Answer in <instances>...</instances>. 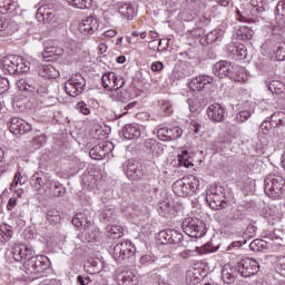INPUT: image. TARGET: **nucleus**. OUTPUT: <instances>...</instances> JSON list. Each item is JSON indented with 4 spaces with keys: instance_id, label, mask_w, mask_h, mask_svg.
Wrapping results in <instances>:
<instances>
[{
    "instance_id": "54",
    "label": "nucleus",
    "mask_w": 285,
    "mask_h": 285,
    "mask_svg": "<svg viewBox=\"0 0 285 285\" xmlns=\"http://www.w3.org/2000/svg\"><path fill=\"white\" fill-rule=\"evenodd\" d=\"M274 122H273V120L271 119V120H264L263 122H262V125H261V130H262V132L264 134V135H268V132L271 131V128H273V126H275V125H273Z\"/></svg>"
},
{
    "instance_id": "43",
    "label": "nucleus",
    "mask_w": 285,
    "mask_h": 285,
    "mask_svg": "<svg viewBox=\"0 0 285 285\" xmlns=\"http://www.w3.org/2000/svg\"><path fill=\"white\" fill-rule=\"evenodd\" d=\"M0 8H2L3 12H12L17 8V1L0 0Z\"/></svg>"
},
{
    "instance_id": "7",
    "label": "nucleus",
    "mask_w": 285,
    "mask_h": 285,
    "mask_svg": "<svg viewBox=\"0 0 285 285\" xmlns=\"http://www.w3.org/2000/svg\"><path fill=\"white\" fill-rule=\"evenodd\" d=\"M101 83L105 90H110L112 92L114 90H119L120 88H124V86L126 85V79H124V77L121 76L115 75V72L112 71H109L102 75Z\"/></svg>"
},
{
    "instance_id": "15",
    "label": "nucleus",
    "mask_w": 285,
    "mask_h": 285,
    "mask_svg": "<svg viewBox=\"0 0 285 285\" xmlns=\"http://www.w3.org/2000/svg\"><path fill=\"white\" fill-rule=\"evenodd\" d=\"M208 119L213 124H222L226 119V108L219 104H213L206 109Z\"/></svg>"
},
{
    "instance_id": "28",
    "label": "nucleus",
    "mask_w": 285,
    "mask_h": 285,
    "mask_svg": "<svg viewBox=\"0 0 285 285\" xmlns=\"http://www.w3.org/2000/svg\"><path fill=\"white\" fill-rule=\"evenodd\" d=\"M243 219H246V213L238 208H232L227 215V224H239Z\"/></svg>"
},
{
    "instance_id": "6",
    "label": "nucleus",
    "mask_w": 285,
    "mask_h": 285,
    "mask_svg": "<svg viewBox=\"0 0 285 285\" xmlns=\"http://www.w3.org/2000/svg\"><path fill=\"white\" fill-rule=\"evenodd\" d=\"M181 228L183 233L188 237L200 238L206 235V224L199 218H185Z\"/></svg>"
},
{
    "instance_id": "44",
    "label": "nucleus",
    "mask_w": 285,
    "mask_h": 285,
    "mask_svg": "<svg viewBox=\"0 0 285 285\" xmlns=\"http://www.w3.org/2000/svg\"><path fill=\"white\" fill-rule=\"evenodd\" d=\"M250 110H242L235 115L234 121H236V124H244L250 119Z\"/></svg>"
},
{
    "instance_id": "45",
    "label": "nucleus",
    "mask_w": 285,
    "mask_h": 285,
    "mask_svg": "<svg viewBox=\"0 0 285 285\" xmlns=\"http://www.w3.org/2000/svg\"><path fill=\"white\" fill-rule=\"evenodd\" d=\"M13 232L8 225H4L0 228V239L3 242H10L12 239Z\"/></svg>"
},
{
    "instance_id": "56",
    "label": "nucleus",
    "mask_w": 285,
    "mask_h": 285,
    "mask_svg": "<svg viewBox=\"0 0 285 285\" xmlns=\"http://www.w3.org/2000/svg\"><path fill=\"white\" fill-rule=\"evenodd\" d=\"M222 275H223V282H225V284H233V282H235V276L228 273L227 269H223Z\"/></svg>"
},
{
    "instance_id": "48",
    "label": "nucleus",
    "mask_w": 285,
    "mask_h": 285,
    "mask_svg": "<svg viewBox=\"0 0 285 285\" xmlns=\"http://www.w3.org/2000/svg\"><path fill=\"white\" fill-rule=\"evenodd\" d=\"M26 181H28V179H26V177H23L21 175V171H17L14 177H13V181L11 183V187L10 189L12 190V188H17V186H23V184H26Z\"/></svg>"
},
{
    "instance_id": "4",
    "label": "nucleus",
    "mask_w": 285,
    "mask_h": 285,
    "mask_svg": "<svg viewBox=\"0 0 285 285\" xmlns=\"http://www.w3.org/2000/svg\"><path fill=\"white\" fill-rule=\"evenodd\" d=\"M205 202L213 210H224L228 206V190L223 186H216L206 195Z\"/></svg>"
},
{
    "instance_id": "27",
    "label": "nucleus",
    "mask_w": 285,
    "mask_h": 285,
    "mask_svg": "<svg viewBox=\"0 0 285 285\" xmlns=\"http://www.w3.org/2000/svg\"><path fill=\"white\" fill-rule=\"evenodd\" d=\"M229 79L238 82L248 81V73H246V68L239 65H234Z\"/></svg>"
},
{
    "instance_id": "58",
    "label": "nucleus",
    "mask_w": 285,
    "mask_h": 285,
    "mask_svg": "<svg viewBox=\"0 0 285 285\" xmlns=\"http://www.w3.org/2000/svg\"><path fill=\"white\" fill-rule=\"evenodd\" d=\"M206 39L207 43H215V41H219V32H217V30H214L206 36Z\"/></svg>"
},
{
    "instance_id": "3",
    "label": "nucleus",
    "mask_w": 285,
    "mask_h": 285,
    "mask_svg": "<svg viewBox=\"0 0 285 285\" xmlns=\"http://www.w3.org/2000/svg\"><path fill=\"white\" fill-rule=\"evenodd\" d=\"M24 273L41 277L50 268V258L46 255L32 256L24 263Z\"/></svg>"
},
{
    "instance_id": "5",
    "label": "nucleus",
    "mask_w": 285,
    "mask_h": 285,
    "mask_svg": "<svg viewBox=\"0 0 285 285\" xmlns=\"http://www.w3.org/2000/svg\"><path fill=\"white\" fill-rule=\"evenodd\" d=\"M18 86L20 90H27V92H32V95H38V97H46L49 92L48 83L43 82V79L39 77L19 80Z\"/></svg>"
},
{
    "instance_id": "23",
    "label": "nucleus",
    "mask_w": 285,
    "mask_h": 285,
    "mask_svg": "<svg viewBox=\"0 0 285 285\" xmlns=\"http://www.w3.org/2000/svg\"><path fill=\"white\" fill-rule=\"evenodd\" d=\"M31 181L35 184V188H37V190H41V188H43L45 186L48 187L52 179L50 178V176H48V174L43 171H36L31 176Z\"/></svg>"
},
{
    "instance_id": "39",
    "label": "nucleus",
    "mask_w": 285,
    "mask_h": 285,
    "mask_svg": "<svg viewBox=\"0 0 285 285\" xmlns=\"http://www.w3.org/2000/svg\"><path fill=\"white\" fill-rule=\"evenodd\" d=\"M69 4L80 10H88L92 8V0H70Z\"/></svg>"
},
{
    "instance_id": "31",
    "label": "nucleus",
    "mask_w": 285,
    "mask_h": 285,
    "mask_svg": "<svg viewBox=\"0 0 285 285\" xmlns=\"http://www.w3.org/2000/svg\"><path fill=\"white\" fill-rule=\"evenodd\" d=\"M110 99H114V101H120V104H126L130 100V95L128 91L114 89L109 94Z\"/></svg>"
},
{
    "instance_id": "11",
    "label": "nucleus",
    "mask_w": 285,
    "mask_h": 285,
    "mask_svg": "<svg viewBox=\"0 0 285 285\" xmlns=\"http://www.w3.org/2000/svg\"><path fill=\"white\" fill-rule=\"evenodd\" d=\"M112 257L115 262L121 264V262H125V259L135 257V252H132V248H130V243L121 242L114 247Z\"/></svg>"
},
{
    "instance_id": "21",
    "label": "nucleus",
    "mask_w": 285,
    "mask_h": 285,
    "mask_svg": "<svg viewBox=\"0 0 285 285\" xmlns=\"http://www.w3.org/2000/svg\"><path fill=\"white\" fill-rule=\"evenodd\" d=\"M144 134V126L137 124H129L122 128L125 139H139Z\"/></svg>"
},
{
    "instance_id": "18",
    "label": "nucleus",
    "mask_w": 285,
    "mask_h": 285,
    "mask_svg": "<svg viewBox=\"0 0 285 285\" xmlns=\"http://www.w3.org/2000/svg\"><path fill=\"white\" fill-rule=\"evenodd\" d=\"M98 30L99 19L92 16L82 19L79 24V32L82 35H94V32H97Z\"/></svg>"
},
{
    "instance_id": "38",
    "label": "nucleus",
    "mask_w": 285,
    "mask_h": 285,
    "mask_svg": "<svg viewBox=\"0 0 285 285\" xmlns=\"http://www.w3.org/2000/svg\"><path fill=\"white\" fill-rule=\"evenodd\" d=\"M12 35V30L10 29V19L0 18V37H8Z\"/></svg>"
},
{
    "instance_id": "29",
    "label": "nucleus",
    "mask_w": 285,
    "mask_h": 285,
    "mask_svg": "<svg viewBox=\"0 0 285 285\" xmlns=\"http://www.w3.org/2000/svg\"><path fill=\"white\" fill-rule=\"evenodd\" d=\"M157 212L161 217H170L173 215V206H170V199L165 198L157 205Z\"/></svg>"
},
{
    "instance_id": "53",
    "label": "nucleus",
    "mask_w": 285,
    "mask_h": 285,
    "mask_svg": "<svg viewBox=\"0 0 285 285\" xmlns=\"http://www.w3.org/2000/svg\"><path fill=\"white\" fill-rule=\"evenodd\" d=\"M248 57V51L246 46L238 45V53H237V61H242Z\"/></svg>"
},
{
    "instance_id": "36",
    "label": "nucleus",
    "mask_w": 285,
    "mask_h": 285,
    "mask_svg": "<svg viewBox=\"0 0 285 285\" xmlns=\"http://www.w3.org/2000/svg\"><path fill=\"white\" fill-rule=\"evenodd\" d=\"M188 87L190 90L195 91H202L205 90L206 86L204 85V79L202 78V75L196 76L188 82Z\"/></svg>"
},
{
    "instance_id": "35",
    "label": "nucleus",
    "mask_w": 285,
    "mask_h": 285,
    "mask_svg": "<svg viewBox=\"0 0 285 285\" xmlns=\"http://www.w3.org/2000/svg\"><path fill=\"white\" fill-rule=\"evenodd\" d=\"M106 230L108 233V237L111 239H120V237H124V228L119 225L109 224Z\"/></svg>"
},
{
    "instance_id": "60",
    "label": "nucleus",
    "mask_w": 285,
    "mask_h": 285,
    "mask_svg": "<svg viewBox=\"0 0 285 285\" xmlns=\"http://www.w3.org/2000/svg\"><path fill=\"white\" fill-rule=\"evenodd\" d=\"M150 69L153 72H161L164 70V62L155 61L151 63Z\"/></svg>"
},
{
    "instance_id": "12",
    "label": "nucleus",
    "mask_w": 285,
    "mask_h": 285,
    "mask_svg": "<svg viewBox=\"0 0 285 285\" xmlns=\"http://www.w3.org/2000/svg\"><path fill=\"white\" fill-rule=\"evenodd\" d=\"M124 170L131 181H139L141 177H144V169L141 168V164L135 159L127 160L124 164Z\"/></svg>"
},
{
    "instance_id": "64",
    "label": "nucleus",
    "mask_w": 285,
    "mask_h": 285,
    "mask_svg": "<svg viewBox=\"0 0 285 285\" xmlns=\"http://www.w3.org/2000/svg\"><path fill=\"white\" fill-rule=\"evenodd\" d=\"M200 77L203 78V83L206 86H210V83H213L215 81V78H213V76H208V75H200Z\"/></svg>"
},
{
    "instance_id": "1",
    "label": "nucleus",
    "mask_w": 285,
    "mask_h": 285,
    "mask_svg": "<svg viewBox=\"0 0 285 285\" xmlns=\"http://www.w3.org/2000/svg\"><path fill=\"white\" fill-rule=\"evenodd\" d=\"M1 68L9 75H23L30 72V63L20 56H7L1 60Z\"/></svg>"
},
{
    "instance_id": "8",
    "label": "nucleus",
    "mask_w": 285,
    "mask_h": 285,
    "mask_svg": "<svg viewBox=\"0 0 285 285\" xmlns=\"http://www.w3.org/2000/svg\"><path fill=\"white\" fill-rule=\"evenodd\" d=\"M65 90L69 97H79L86 90V78L75 76L65 83Z\"/></svg>"
},
{
    "instance_id": "33",
    "label": "nucleus",
    "mask_w": 285,
    "mask_h": 285,
    "mask_svg": "<svg viewBox=\"0 0 285 285\" xmlns=\"http://www.w3.org/2000/svg\"><path fill=\"white\" fill-rule=\"evenodd\" d=\"M178 159V166H184L185 168H193V157H190V154L188 150H183L177 156Z\"/></svg>"
},
{
    "instance_id": "57",
    "label": "nucleus",
    "mask_w": 285,
    "mask_h": 285,
    "mask_svg": "<svg viewBox=\"0 0 285 285\" xmlns=\"http://www.w3.org/2000/svg\"><path fill=\"white\" fill-rule=\"evenodd\" d=\"M77 110L81 112V115H90V108H88V105L86 102L80 101L76 105Z\"/></svg>"
},
{
    "instance_id": "24",
    "label": "nucleus",
    "mask_w": 285,
    "mask_h": 285,
    "mask_svg": "<svg viewBox=\"0 0 285 285\" xmlns=\"http://www.w3.org/2000/svg\"><path fill=\"white\" fill-rule=\"evenodd\" d=\"M145 150L147 153H150L155 157H159V155L164 154V145H161L159 141L148 138L144 142Z\"/></svg>"
},
{
    "instance_id": "34",
    "label": "nucleus",
    "mask_w": 285,
    "mask_h": 285,
    "mask_svg": "<svg viewBox=\"0 0 285 285\" xmlns=\"http://www.w3.org/2000/svg\"><path fill=\"white\" fill-rule=\"evenodd\" d=\"M119 14L124 17L125 19L131 20L134 17L137 16L135 12V8L130 3H125L118 8Z\"/></svg>"
},
{
    "instance_id": "10",
    "label": "nucleus",
    "mask_w": 285,
    "mask_h": 285,
    "mask_svg": "<svg viewBox=\"0 0 285 285\" xmlns=\"http://www.w3.org/2000/svg\"><path fill=\"white\" fill-rule=\"evenodd\" d=\"M72 224L76 226V228H83V230H88V235L90 239H97L99 237V233L92 232L95 226H92V220L88 217L86 214H77L72 218Z\"/></svg>"
},
{
    "instance_id": "61",
    "label": "nucleus",
    "mask_w": 285,
    "mask_h": 285,
    "mask_svg": "<svg viewBox=\"0 0 285 285\" xmlns=\"http://www.w3.org/2000/svg\"><path fill=\"white\" fill-rule=\"evenodd\" d=\"M189 128L191 132H195V135H199V130H202V125L196 120H191L189 124Z\"/></svg>"
},
{
    "instance_id": "63",
    "label": "nucleus",
    "mask_w": 285,
    "mask_h": 285,
    "mask_svg": "<svg viewBox=\"0 0 285 285\" xmlns=\"http://www.w3.org/2000/svg\"><path fill=\"white\" fill-rule=\"evenodd\" d=\"M191 193H195V190H197L199 188V178L197 177H193L191 181L189 183Z\"/></svg>"
},
{
    "instance_id": "16",
    "label": "nucleus",
    "mask_w": 285,
    "mask_h": 285,
    "mask_svg": "<svg viewBox=\"0 0 285 285\" xmlns=\"http://www.w3.org/2000/svg\"><path fill=\"white\" fill-rule=\"evenodd\" d=\"M181 135H184V130L179 127H163L157 131V137L160 141H175L176 139H179Z\"/></svg>"
},
{
    "instance_id": "19",
    "label": "nucleus",
    "mask_w": 285,
    "mask_h": 285,
    "mask_svg": "<svg viewBox=\"0 0 285 285\" xmlns=\"http://www.w3.org/2000/svg\"><path fill=\"white\" fill-rule=\"evenodd\" d=\"M173 190L175 195H178V197H188V195L193 193V189H190V183L188 181V178H181L176 180L173 184Z\"/></svg>"
},
{
    "instance_id": "9",
    "label": "nucleus",
    "mask_w": 285,
    "mask_h": 285,
    "mask_svg": "<svg viewBox=\"0 0 285 285\" xmlns=\"http://www.w3.org/2000/svg\"><path fill=\"white\" fill-rule=\"evenodd\" d=\"M237 268L242 277H253L259 273V263L255 258H244L238 262Z\"/></svg>"
},
{
    "instance_id": "22",
    "label": "nucleus",
    "mask_w": 285,
    "mask_h": 285,
    "mask_svg": "<svg viewBox=\"0 0 285 285\" xmlns=\"http://www.w3.org/2000/svg\"><path fill=\"white\" fill-rule=\"evenodd\" d=\"M193 75V68L183 62L176 66L171 72V79H177L178 81L181 79H186V77H190Z\"/></svg>"
},
{
    "instance_id": "42",
    "label": "nucleus",
    "mask_w": 285,
    "mask_h": 285,
    "mask_svg": "<svg viewBox=\"0 0 285 285\" xmlns=\"http://www.w3.org/2000/svg\"><path fill=\"white\" fill-rule=\"evenodd\" d=\"M57 46L52 45V42H45V49L42 51L43 59H50L55 57V50Z\"/></svg>"
},
{
    "instance_id": "51",
    "label": "nucleus",
    "mask_w": 285,
    "mask_h": 285,
    "mask_svg": "<svg viewBox=\"0 0 285 285\" xmlns=\"http://www.w3.org/2000/svg\"><path fill=\"white\" fill-rule=\"evenodd\" d=\"M158 104H159L160 110H163L165 115H173V105H170V101L160 100Z\"/></svg>"
},
{
    "instance_id": "46",
    "label": "nucleus",
    "mask_w": 285,
    "mask_h": 285,
    "mask_svg": "<svg viewBox=\"0 0 285 285\" xmlns=\"http://www.w3.org/2000/svg\"><path fill=\"white\" fill-rule=\"evenodd\" d=\"M275 57L277 61H285V45L282 41L276 43Z\"/></svg>"
},
{
    "instance_id": "49",
    "label": "nucleus",
    "mask_w": 285,
    "mask_h": 285,
    "mask_svg": "<svg viewBox=\"0 0 285 285\" xmlns=\"http://www.w3.org/2000/svg\"><path fill=\"white\" fill-rule=\"evenodd\" d=\"M173 229H166L158 234V239L160 244H170V235Z\"/></svg>"
},
{
    "instance_id": "20",
    "label": "nucleus",
    "mask_w": 285,
    "mask_h": 285,
    "mask_svg": "<svg viewBox=\"0 0 285 285\" xmlns=\"http://www.w3.org/2000/svg\"><path fill=\"white\" fill-rule=\"evenodd\" d=\"M32 258V248L26 244H17L13 247V259L14 262H23V259Z\"/></svg>"
},
{
    "instance_id": "55",
    "label": "nucleus",
    "mask_w": 285,
    "mask_h": 285,
    "mask_svg": "<svg viewBox=\"0 0 285 285\" xmlns=\"http://www.w3.org/2000/svg\"><path fill=\"white\" fill-rule=\"evenodd\" d=\"M48 222H59V212L57 209H49L47 212Z\"/></svg>"
},
{
    "instance_id": "40",
    "label": "nucleus",
    "mask_w": 285,
    "mask_h": 285,
    "mask_svg": "<svg viewBox=\"0 0 285 285\" xmlns=\"http://www.w3.org/2000/svg\"><path fill=\"white\" fill-rule=\"evenodd\" d=\"M267 246L266 240L264 239H254L250 244H249V248L250 250H253L254 253H262V250H265Z\"/></svg>"
},
{
    "instance_id": "25",
    "label": "nucleus",
    "mask_w": 285,
    "mask_h": 285,
    "mask_svg": "<svg viewBox=\"0 0 285 285\" xmlns=\"http://www.w3.org/2000/svg\"><path fill=\"white\" fill-rule=\"evenodd\" d=\"M38 75L41 79H57L59 77V70L51 65H40L38 67Z\"/></svg>"
},
{
    "instance_id": "47",
    "label": "nucleus",
    "mask_w": 285,
    "mask_h": 285,
    "mask_svg": "<svg viewBox=\"0 0 285 285\" xmlns=\"http://www.w3.org/2000/svg\"><path fill=\"white\" fill-rule=\"evenodd\" d=\"M238 49H239V45L236 46L235 43H229L226 48L227 57H229V59H236L237 61Z\"/></svg>"
},
{
    "instance_id": "17",
    "label": "nucleus",
    "mask_w": 285,
    "mask_h": 285,
    "mask_svg": "<svg viewBox=\"0 0 285 285\" xmlns=\"http://www.w3.org/2000/svg\"><path fill=\"white\" fill-rule=\"evenodd\" d=\"M9 130L13 135H27L32 130V125L28 124L26 120L13 117L9 122Z\"/></svg>"
},
{
    "instance_id": "41",
    "label": "nucleus",
    "mask_w": 285,
    "mask_h": 285,
    "mask_svg": "<svg viewBox=\"0 0 285 285\" xmlns=\"http://www.w3.org/2000/svg\"><path fill=\"white\" fill-rule=\"evenodd\" d=\"M271 120L275 124L274 127L285 126V112L276 111L271 115Z\"/></svg>"
},
{
    "instance_id": "13",
    "label": "nucleus",
    "mask_w": 285,
    "mask_h": 285,
    "mask_svg": "<svg viewBox=\"0 0 285 285\" xmlns=\"http://www.w3.org/2000/svg\"><path fill=\"white\" fill-rule=\"evenodd\" d=\"M114 149L115 145H112L110 141L99 142L89 150V157L99 161L105 159L107 155H110Z\"/></svg>"
},
{
    "instance_id": "32",
    "label": "nucleus",
    "mask_w": 285,
    "mask_h": 285,
    "mask_svg": "<svg viewBox=\"0 0 285 285\" xmlns=\"http://www.w3.org/2000/svg\"><path fill=\"white\" fill-rule=\"evenodd\" d=\"M99 219L102 224H115V209L106 207L100 212Z\"/></svg>"
},
{
    "instance_id": "59",
    "label": "nucleus",
    "mask_w": 285,
    "mask_h": 285,
    "mask_svg": "<svg viewBox=\"0 0 285 285\" xmlns=\"http://www.w3.org/2000/svg\"><path fill=\"white\" fill-rule=\"evenodd\" d=\"M137 106V101L129 102L124 107L121 114H116V117H124V115H128V110H132Z\"/></svg>"
},
{
    "instance_id": "37",
    "label": "nucleus",
    "mask_w": 285,
    "mask_h": 285,
    "mask_svg": "<svg viewBox=\"0 0 285 285\" xmlns=\"http://www.w3.org/2000/svg\"><path fill=\"white\" fill-rule=\"evenodd\" d=\"M120 285H135V274L132 272H125L118 277Z\"/></svg>"
},
{
    "instance_id": "26",
    "label": "nucleus",
    "mask_w": 285,
    "mask_h": 285,
    "mask_svg": "<svg viewBox=\"0 0 285 285\" xmlns=\"http://www.w3.org/2000/svg\"><path fill=\"white\" fill-rule=\"evenodd\" d=\"M47 188L49 190V195L51 197H63L66 195V187L59 180H52L47 185Z\"/></svg>"
},
{
    "instance_id": "14",
    "label": "nucleus",
    "mask_w": 285,
    "mask_h": 285,
    "mask_svg": "<svg viewBox=\"0 0 285 285\" xmlns=\"http://www.w3.org/2000/svg\"><path fill=\"white\" fill-rule=\"evenodd\" d=\"M234 66L235 63L230 61L220 60L213 66V72L215 77H218L219 79H226V77L230 79V77H233Z\"/></svg>"
},
{
    "instance_id": "50",
    "label": "nucleus",
    "mask_w": 285,
    "mask_h": 285,
    "mask_svg": "<svg viewBox=\"0 0 285 285\" xmlns=\"http://www.w3.org/2000/svg\"><path fill=\"white\" fill-rule=\"evenodd\" d=\"M157 262V257L153 254H146L140 257V264L142 266H149V264H155Z\"/></svg>"
},
{
    "instance_id": "62",
    "label": "nucleus",
    "mask_w": 285,
    "mask_h": 285,
    "mask_svg": "<svg viewBox=\"0 0 285 285\" xmlns=\"http://www.w3.org/2000/svg\"><path fill=\"white\" fill-rule=\"evenodd\" d=\"M252 6H253V12H257L258 14H262V12H265L266 10L263 3L257 4L255 3V1H252Z\"/></svg>"
},
{
    "instance_id": "30",
    "label": "nucleus",
    "mask_w": 285,
    "mask_h": 285,
    "mask_svg": "<svg viewBox=\"0 0 285 285\" xmlns=\"http://www.w3.org/2000/svg\"><path fill=\"white\" fill-rule=\"evenodd\" d=\"M254 35L255 32L246 26H240L236 29V37L239 41H248L253 39Z\"/></svg>"
},
{
    "instance_id": "52",
    "label": "nucleus",
    "mask_w": 285,
    "mask_h": 285,
    "mask_svg": "<svg viewBox=\"0 0 285 285\" xmlns=\"http://www.w3.org/2000/svg\"><path fill=\"white\" fill-rule=\"evenodd\" d=\"M181 239H184V235L176 229H171L169 244H181Z\"/></svg>"
},
{
    "instance_id": "2",
    "label": "nucleus",
    "mask_w": 285,
    "mask_h": 285,
    "mask_svg": "<svg viewBox=\"0 0 285 285\" xmlns=\"http://www.w3.org/2000/svg\"><path fill=\"white\" fill-rule=\"evenodd\" d=\"M285 191L284 177L275 174L268 175L264 180V193L267 197L279 199Z\"/></svg>"
}]
</instances>
